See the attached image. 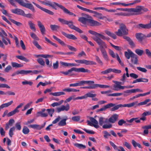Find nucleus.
<instances>
[{
  "mask_svg": "<svg viewBox=\"0 0 151 151\" xmlns=\"http://www.w3.org/2000/svg\"><path fill=\"white\" fill-rule=\"evenodd\" d=\"M88 32L94 36L92 37L93 39L102 47L100 50L103 58L106 61H108L109 60V58L107 53L105 49H103L104 47L107 48V45L105 42L101 39L103 40H106V37L101 34L98 33L92 30H90L88 31Z\"/></svg>",
  "mask_w": 151,
  "mask_h": 151,
  "instance_id": "nucleus-1",
  "label": "nucleus"
},
{
  "mask_svg": "<svg viewBox=\"0 0 151 151\" xmlns=\"http://www.w3.org/2000/svg\"><path fill=\"white\" fill-rule=\"evenodd\" d=\"M77 7L78 8L83 11L94 14H95L94 16L99 19H106V17L105 16H103L102 14L101 13L82 7L78 5H77Z\"/></svg>",
  "mask_w": 151,
  "mask_h": 151,
  "instance_id": "nucleus-2",
  "label": "nucleus"
},
{
  "mask_svg": "<svg viewBox=\"0 0 151 151\" xmlns=\"http://www.w3.org/2000/svg\"><path fill=\"white\" fill-rule=\"evenodd\" d=\"M73 71H74L78 73L82 72L90 73V70L87 69H85L83 68H77L75 67H73L70 69L68 70L67 71H61L60 72L65 75H67Z\"/></svg>",
  "mask_w": 151,
  "mask_h": 151,
  "instance_id": "nucleus-3",
  "label": "nucleus"
},
{
  "mask_svg": "<svg viewBox=\"0 0 151 151\" xmlns=\"http://www.w3.org/2000/svg\"><path fill=\"white\" fill-rule=\"evenodd\" d=\"M115 33L118 36H122L123 35L127 34L128 30L125 25L122 23L120 24L119 29Z\"/></svg>",
  "mask_w": 151,
  "mask_h": 151,
  "instance_id": "nucleus-4",
  "label": "nucleus"
},
{
  "mask_svg": "<svg viewBox=\"0 0 151 151\" xmlns=\"http://www.w3.org/2000/svg\"><path fill=\"white\" fill-rule=\"evenodd\" d=\"M141 6H137L135 8H130L129 9H126V10L127 11V12H129L131 14V15L133 14V12H136V14H140L141 13Z\"/></svg>",
  "mask_w": 151,
  "mask_h": 151,
  "instance_id": "nucleus-5",
  "label": "nucleus"
},
{
  "mask_svg": "<svg viewBox=\"0 0 151 151\" xmlns=\"http://www.w3.org/2000/svg\"><path fill=\"white\" fill-rule=\"evenodd\" d=\"M81 15L84 17H81L79 18L78 21L84 24H86L88 22L89 16L86 14L82 13Z\"/></svg>",
  "mask_w": 151,
  "mask_h": 151,
  "instance_id": "nucleus-6",
  "label": "nucleus"
},
{
  "mask_svg": "<svg viewBox=\"0 0 151 151\" xmlns=\"http://www.w3.org/2000/svg\"><path fill=\"white\" fill-rule=\"evenodd\" d=\"M70 109V106L68 104H67L65 106L61 105L60 107L56 108V110L58 113H60L61 111H68Z\"/></svg>",
  "mask_w": 151,
  "mask_h": 151,
  "instance_id": "nucleus-7",
  "label": "nucleus"
},
{
  "mask_svg": "<svg viewBox=\"0 0 151 151\" xmlns=\"http://www.w3.org/2000/svg\"><path fill=\"white\" fill-rule=\"evenodd\" d=\"M116 84L113 85V90L115 91H119L121 89H124L125 88L124 86H121V82H116Z\"/></svg>",
  "mask_w": 151,
  "mask_h": 151,
  "instance_id": "nucleus-8",
  "label": "nucleus"
},
{
  "mask_svg": "<svg viewBox=\"0 0 151 151\" xmlns=\"http://www.w3.org/2000/svg\"><path fill=\"white\" fill-rule=\"evenodd\" d=\"M47 111V109H42L41 111L37 112L36 114L37 117L41 116V117H45L47 116V113L45 111Z\"/></svg>",
  "mask_w": 151,
  "mask_h": 151,
  "instance_id": "nucleus-9",
  "label": "nucleus"
},
{
  "mask_svg": "<svg viewBox=\"0 0 151 151\" xmlns=\"http://www.w3.org/2000/svg\"><path fill=\"white\" fill-rule=\"evenodd\" d=\"M11 12L13 13L19 15H24L25 14L23 10L19 9H12L11 10Z\"/></svg>",
  "mask_w": 151,
  "mask_h": 151,
  "instance_id": "nucleus-10",
  "label": "nucleus"
},
{
  "mask_svg": "<svg viewBox=\"0 0 151 151\" xmlns=\"http://www.w3.org/2000/svg\"><path fill=\"white\" fill-rule=\"evenodd\" d=\"M139 28L149 29L151 28V19L150 23L147 24H139L137 26Z\"/></svg>",
  "mask_w": 151,
  "mask_h": 151,
  "instance_id": "nucleus-11",
  "label": "nucleus"
},
{
  "mask_svg": "<svg viewBox=\"0 0 151 151\" xmlns=\"http://www.w3.org/2000/svg\"><path fill=\"white\" fill-rule=\"evenodd\" d=\"M89 119L91 122L92 126L96 129L98 128L99 126L98 125V122L94 118L92 117H90Z\"/></svg>",
  "mask_w": 151,
  "mask_h": 151,
  "instance_id": "nucleus-12",
  "label": "nucleus"
},
{
  "mask_svg": "<svg viewBox=\"0 0 151 151\" xmlns=\"http://www.w3.org/2000/svg\"><path fill=\"white\" fill-rule=\"evenodd\" d=\"M48 6H50L53 8L56 9V6L59 7L61 9L60 6H62L57 3L51 2L50 1H48Z\"/></svg>",
  "mask_w": 151,
  "mask_h": 151,
  "instance_id": "nucleus-13",
  "label": "nucleus"
},
{
  "mask_svg": "<svg viewBox=\"0 0 151 151\" xmlns=\"http://www.w3.org/2000/svg\"><path fill=\"white\" fill-rule=\"evenodd\" d=\"M81 64H84L86 65H96V62L91 60H87L85 59L81 60Z\"/></svg>",
  "mask_w": 151,
  "mask_h": 151,
  "instance_id": "nucleus-14",
  "label": "nucleus"
},
{
  "mask_svg": "<svg viewBox=\"0 0 151 151\" xmlns=\"http://www.w3.org/2000/svg\"><path fill=\"white\" fill-rule=\"evenodd\" d=\"M142 128L143 129V133L142 134L143 135L147 134L149 132L148 129H151V125H145L142 126Z\"/></svg>",
  "mask_w": 151,
  "mask_h": 151,
  "instance_id": "nucleus-15",
  "label": "nucleus"
},
{
  "mask_svg": "<svg viewBox=\"0 0 151 151\" xmlns=\"http://www.w3.org/2000/svg\"><path fill=\"white\" fill-rule=\"evenodd\" d=\"M68 119V117L67 116H65L64 118L61 120L58 123V125L60 127L65 126L66 124V121Z\"/></svg>",
  "mask_w": 151,
  "mask_h": 151,
  "instance_id": "nucleus-16",
  "label": "nucleus"
},
{
  "mask_svg": "<svg viewBox=\"0 0 151 151\" xmlns=\"http://www.w3.org/2000/svg\"><path fill=\"white\" fill-rule=\"evenodd\" d=\"M118 117V115L116 114H114L112 115L109 119V122L112 123H114L117 120Z\"/></svg>",
  "mask_w": 151,
  "mask_h": 151,
  "instance_id": "nucleus-17",
  "label": "nucleus"
},
{
  "mask_svg": "<svg viewBox=\"0 0 151 151\" xmlns=\"http://www.w3.org/2000/svg\"><path fill=\"white\" fill-rule=\"evenodd\" d=\"M62 33L68 38L73 40H76L77 39V38L73 35L68 34L63 32H62Z\"/></svg>",
  "mask_w": 151,
  "mask_h": 151,
  "instance_id": "nucleus-18",
  "label": "nucleus"
},
{
  "mask_svg": "<svg viewBox=\"0 0 151 151\" xmlns=\"http://www.w3.org/2000/svg\"><path fill=\"white\" fill-rule=\"evenodd\" d=\"M88 23L92 26H99L100 25V23L97 21L94 20L92 19H88Z\"/></svg>",
  "mask_w": 151,
  "mask_h": 151,
  "instance_id": "nucleus-19",
  "label": "nucleus"
},
{
  "mask_svg": "<svg viewBox=\"0 0 151 151\" xmlns=\"http://www.w3.org/2000/svg\"><path fill=\"white\" fill-rule=\"evenodd\" d=\"M114 104L112 103L109 104L104 106L102 108L98 109V111H105L106 110V109L109 108L111 107H112L114 106Z\"/></svg>",
  "mask_w": 151,
  "mask_h": 151,
  "instance_id": "nucleus-20",
  "label": "nucleus"
},
{
  "mask_svg": "<svg viewBox=\"0 0 151 151\" xmlns=\"http://www.w3.org/2000/svg\"><path fill=\"white\" fill-rule=\"evenodd\" d=\"M134 54V53L129 49H128L127 51L124 52L125 56L128 59H129Z\"/></svg>",
  "mask_w": 151,
  "mask_h": 151,
  "instance_id": "nucleus-21",
  "label": "nucleus"
},
{
  "mask_svg": "<svg viewBox=\"0 0 151 151\" xmlns=\"http://www.w3.org/2000/svg\"><path fill=\"white\" fill-rule=\"evenodd\" d=\"M105 33L108 36L111 37L113 39H115L116 38V35L114 33L111 32L108 30H106L104 31Z\"/></svg>",
  "mask_w": 151,
  "mask_h": 151,
  "instance_id": "nucleus-22",
  "label": "nucleus"
},
{
  "mask_svg": "<svg viewBox=\"0 0 151 151\" xmlns=\"http://www.w3.org/2000/svg\"><path fill=\"white\" fill-rule=\"evenodd\" d=\"M61 9H62L64 12L66 14H69L70 15L76 16V15L73 13L70 12L67 9L65 8L63 6H61Z\"/></svg>",
  "mask_w": 151,
  "mask_h": 151,
  "instance_id": "nucleus-23",
  "label": "nucleus"
},
{
  "mask_svg": "<svg viewBox=\"0 0 151 151\" xmlns=\"http://www.w3.org/2000/svg\"><path fill=\"white\" fill-rule=\"evenodd\" d=\"M37 24L40 29L42 34L43 35L44 34L45 30L44 26L40 21H38Z\"/></svg>",
  "mask_w": 151,
  "mask_h": 151,
  "instance_id": "nucleus-24",
  "label": "nucleus"
},
{
  "mask_svg": "<svg viewBox=\"0 0 151 151\" xmlns=\"http://www.w3.org/2000/svg\"><path fill=\"white\" fill-rule=\"evenodd\" d=\"M13 103V101H11L9 102L2 104L0 106V110L1 109H3L4 108L7 107L11 104Z\"/></svg>",
  "mask_w": 151,
  "mask_h": 151,
  "instance_id": "nucleus-25",
  "label": "nucleus"
},
{
  "mask_svg": "<svg viewBox=\"0 0 151 151\" xmlns=\"http://www.w3.org/2000/svg\"><path fill=\"white\" fill-rule=\"evenodd\" d=\"M131 61L132 63L135 64H137L138 59L137 55L135 54H134L131 57Z\"/></svg>",
  "mask_w": 151,
  "mask_h": 151,
  "instance_id": "nucleus-26",
  "label": "nucleus"
},
{
  "mask_svg": "<svg viewBox=\"0 0 151 151\" xmlns=\"http://www.w3.org/2000/svg\"><path fill=\"white\" fill-rule=\"evenodd\" d=\"M144 34L141 33H137L136 34V37L137 39L139 41L141 42L144 37H145Z\"/></svg>",
  "mask_w": 151,
  "mask_h": 151,
  "instance_id": "nucleus-27",
  "label": "nucleus"
},
{
  "mask_svg": "<svg viewBox=\"0 0 151 151\" xmlns=\"http://www.w3.org/2000/svg\"><path fill=\"white\" fill-rule=\"evenodd\" d=\"M108 121L107 119H106L103 117H100L99 118V123L100 126H102L103 124L106 123Z\"/></svg>",
  "mask_w": 151,
  "mask_h": 151,
  "instance_id": "nucleus-28",
  "label": "nucleus"
},
{
  "mask_svg": "<svg viewBox=\"0 0 151 151\" xmlns=\"http://www.w3.org/2000/svg\"><path fill=\"white\" fill-rule=\"evenodd\" d=\"M137 101L133 102L130 103L125 104L123 105V107H127L128 108L131 107L135 106L137 104Z\"/></svg>",
  "mask_w": 151,
  "mask_h": 151,
  "instance_id": "nucleus-29",
  "label": "nucleus"
},
{
  "mask_svg": "<svg viewBox=\"0 0 151 151\" xmlns=\"http://www.w3.org/2000/svg\"><path fill=\"white\" fill-rule=\"evenodd\" d=\"M23 6L31 9L34 12H35V9L33 6L30 4L26 3H25Z\"/></svg>",
  "mask_w": 151,
  "mask_h": 151,
  "instance_id": "nucleus-30",
  "label": "nucleus"
},
{
  "mask_svg": "<svg viewBox=\"0 0 151 151\" xmlns=\"http://www.w3.org/2000/svg\"><path fill=\"white\" fill-rule=\"evenodd\" d=\"M53 37L56 40L58 43H59L61 45L63 46H66V45L63 41L61 40L60 39L57 38L55 35L53 36Z\"/></svg>",
  "mask_w": 151,
  "mask_h": 151,
  "instance_id": "nucleus-31",
  "label": "nucleus"
},
{
  "mask_svg": "<svg viewBox=\"0 0 151 151\" xmlns=\"http://www.w3.org/2000/svg\"><path fill=\"white\" fill-rule=\"evenodd\" d=\"M124 38L128 42L129 44L131 45L132 47H135V44L129 37L127 36H124Z\"/></svg>",
  "mask_w": 151,
  "mask_h": 151,
  "instance_id": "nucleus-32",
  "label": "nucleus"
},
{
  "mask_svg": "<svg viewBox=\"0 0 151 151\" xmlns=\"http://www.w3.org/2000/svg\"><path fill=\"white\" fill-rule=\"evenodd\" d=\"M134 93L133 89L128 90L123 92V95L124 96H127L132 93Z\"/></svg>",
  "mask_w": 151,
  "mask_h": 151,
  "instance_id": "nucleus-33",
  "label": "nucleus"
},
{
  "mask_svg": "<svg viewBox=\"0 0 151 151\" xmlns=\"http://www.w3.org/2000/svg\"><path fill=\"white\" fill-rule=\"evenodd\" d=\"M50 27L52 31H57L60 27L59 26L55 24H51Z\"/></svg>",
  "mask_w": 151,
  "mask_h": 151,
  "instance_id": "nucleus-34",
  "label": "nucleus"
},
{
  "mask_svg": "<svg viewBox=\"0 0 151 151\" xmlns=\"http://www.w3.org/2000/svg\"><path fill=\"white\" fill-rule=\"evenodd\" d=\"M50 95H51L55 96H58L61 95L65 94V93L63 92H58L55 93H50Z\"/></svg>",
  "mask_w": 151,
  "mask_h": 151,
  "instance_id": "nucleus-35",
  "label": "nucleus"
},
{
  "mask_svg": "<svg viewBox=\"0 0 151 151\" xmlns=\"http://www.w3.org/2000/svg\"><path fill=\"white\" fill-rule=\"evenodd\" d=\"M116 15H120V16H129L131 15V14L129 12H121L120 13H117L115 14Z\"/></svg>",
  "mask_w": 151,
  "mask_h": 151,
  "instance_id": "nucleus-36",
  "label": "nucleus"
},
{
  "mask_svg": "<svg viewBox=\"0 0 151 151\" xmlns=\"http://www.w3.org/2000/svg\"><path fill=\"white\" fill-rule=\"evenodd\" d=\"M19 74H21L22 75H27L28 73H30V72L31 71V70H18Z\"/></svg>",
  "mask_w": 151,
  "mask_h": 151,
  "instance_id": "nucleus-37",
  "label": "nucleus"
},
{
  "mask_svg": "<svg viewBox=\"0 0 151 151\" xmlns=\"http://www.w3.org/2000/svg\"><path fill=\"white\" fill-rule=\"evenodd\" d=\"M11 65L13 68H19L22 67L23 65L15 62H12Z\"/></svg>",
  "mask_w": 151,
  "mask_h": 151,
  "instance_id": "nucleus-38",
  "label": "nucleus"
},
{
  "mask_svg": "<svg viewBox=\"0 0 151 151\" xmlns=\"http://www.w3.org/2000/svg\"><path fill=\"white\" fill-rule=\"evenodd\" d=\"M63 100H61L58 102H56L53 103L51 104V105L53 107L59 106L61 104L63 103Z\"/></svg>",
  "mask_w": 151,
  "mask_h": 151,
  "instance_id": "nucleus-39",
  "label": "nucleus"
},
{
  "mask_svg": "<svg viewBox=\"0 0 151 151\" xmlns=\"http://www.w3.org/2000/svg\"><path fill=\"white\" fill-rule=\"evenodd\" d=\"M92 93V92H90L86 94V98H87L88 97L93 98L96 97V96L97 94H93Z\"/></svg>",
  "mask_w": 151,
  "mask_h": 151,
  "instance_id": "nucleus-40",
  "label": "nucleus"
},
{
  "mask_svg": "<svg viewBox=\"0 0 151 151\" xmlns=\"http://www.w3.org/2000/svg\"><path fill=\"white\" fill-rule=\"evenodd\" d=\"M132 143L134 147L136 148L137 146L139 148H141L142 147L141 145L137 142L134 140H132Z\"/></svg>",
  "mask_w": 151,
  "mask_h": 151,
  "instance_id": "nucleus-41",
  "label": "nucleus"
},
{
  "mask_svg": "<svg viewBox=\"0 0 151 151\" xmlns=\"http://www.w3.org/2000/svg\"><path fill=\"white\" fill-rule=\"evenodd\" d=\"M111 109V110L112 111H114L115 110H116L120 107H123V104H119L117 105H115L114 104V106Z\"/></svg>",
  "mask_w": 151,
  "mask_h": 151,
  "instance_id": "nucleus-42",
  "label": "nucleus"
},
{
  "mask_svg": "<svg viewBox=\"0 0 151 151\" xmlns=\"http://www.w3.org/2000/svg\"><path fill=\"white\" fill-rule=\"evenodd\" d=\"M28 24L30 28L33 31H35L36 28L35 27V24L32 23V22L31 21L29 22Z\"/></svg>",
  "mask_w": 151,
  "mask_h": 151,
  "instance_id": "nucleus-43",
  "label": "nucleus"
},
{
  "mask_svg": "<svg viewBox=\"0 0 151 151\" xmlns=\"http://www.w3.org/2000/svg\"><path fill=\"white\" fill-rule=\"evenodd\" d=\"M74 145L76 147L79 148V149H84L86 148V146L82 144H79L78 143H75Z\"/></svg>",
  "mask_w": 151,
  "mask_h": 151,
  "instance_id": "nucleus-44",
  "label": "nucleus"
},
{
  "mask_svg": "<svg viewBox=\"0 0 151 151\" xmlns=\"http://www.w3.org/2000/svg\"><path fill=\"white\" fill-rule=\"evenodd\" d=\"M32 103V102L31 101L26 104L24 106V108L22 109V111H25L28 109L31 106V104Z\"/></svg>",
  "mask_w": 151,
  "mask_h": 151,
  "instance_id": "nucleus-45",
  "label": "nucleus"
},
{
  "mask_svg": "<svg viewBox=\"0 0 151 151\" xmlns=\"http://www.w3.org/2000/svg\"><path fill=\"white\" fill-rule=\"evenodd\" d=\"M64 91H65L68 92H78L79 91V90H77L73 88H68L66 89H65L63 90Z\"/></svg>",
  "mask_w": 151,
  "mask_h": 151,
  "instance_id": "nucleus-46",
  "label": "nucleus"
},
{
  "mask_svg": "<svg viewBox=\"0 0 151 151\" xmlns=\"http://www.w3.org/2000/svg\"><path fill=\"white\" fill-rule=\"evenodd\" d=\"M16 57L17 58L20 60H23L26 62H28L29 61V60L28 59L22 55H17L16 56Z\"/></svg>",
  "mask_w": 151,
  "mask_h": 151,
  "instance_id": "nucleus-47",
  "label": "nucleus"
},
{
  "mask_svg": "<svg viewBox=\"0 0 151 151\" xmlns=\"http://www.w3.org/2000/svg\"><path fill=\"white\" fill-rule=\"evenodd\" d=\"M151 100L150 99H146L143 101L141 102L138 104V106H141L146 104L148 102L150 101Z\"/></svg>",
  "mask_w": 151,
  "mask_h": 151,
  "instance_id": "nucleus-48",
  "label": "nucleus"
},
{
  "mask_svg": "<svg viewBox=\"0 0 151 151\" xmlns=\"http://www.w3.org/2000/svg\"><path fill=\"white\" fill-rule=\"evenodd\" d=\"M108 52L109 54L113 58H116V54H115L113 51L110 49H109Z\"/></svg>",
  "mask_w": 151,
  "mask_h": 151,
  "instance_id": "nucleus-49",
  "label": "nucleus"
},
{
  "mask_svg": "<svg viewBox=\"0 0 151 151\" xmlns=\"http://www.w3.org/2000/svg\"><path fill=\"white\" fill-rule=\"evenodd\" d=\"M81 85H83L84 84H93L94 82L93 81H81Z\"/></svg>",
  "mask_w": 151,
  "mask_h": 151,
  "instance_id": "nucleus-50",
  "label": "nucleus"
},
{
  "mask_svg": "<svg viewBox=\"0 0 151 151\" xmlns=\"http://www.w3.org/2000/svg\"><path fill=\"white\" fill-rule=\"evenodd\" d=\"M123 94V93H113L112 94H107V95L108 96H120L122 95Z\"/></svg>",
  "mask_w": 151,
  "mask_h": 151,
  "instance_id": "nucleus-51",
  "label": "nucleus"
},
{
  "mask_svg": "<svg viewBox=\"0 0 151 151\" xmlns=\"http://www.w3.org/2000/svg\"><path fill=\"white\" fill-rule=\"evenodd\" d=\"M135 52L139 56H141L143 54L144 51L142 50L137 49L135 50Z\"/></svg>",
  "mask_w": 151,
  "mask_h": 151,
  "instance_id": "nucleus-52",
  "label": "nucleus"
},
{
  "mask_svg": "<svg viewBox=\"0 0 151 151\" xmlns=\"http://www.w3.org/2000/svg\"><path fill=\"white\" fill-rule=\"evenodd\" d=\"M111 70L112 68H109L105 70L101 71V73L102 74H107L111 72Z\"/></svg>",
  "mask_w": 151,
  "mask_h": 151,
  "instance_id": "nucleus-53",
  "label": "nucleus"
},
{
  "mask_svg": "<svg viewBox=\"0 0 151 151\" xmlns=\"http://www.w3.org/2000/svg\"><path fill=\"white\" fill-rule=\"evenodd\" d=\"M15 130V128L14 127H13L11 128L9 131V134L10 137H12L14 135L13 132Z\"/></svg>",
  "mask_w": 151,
  "mask_h": 151,
  "instance_id": "nucleus-54",
  "label": "nucleus"
},
{
  "mask_svg": "<svg viewBox=\"0 0 151 151\" xmlns=\"http://www.w3.org/2000/svg\"><path fill=\"white\" fill-rule=\"evenodd\" d=\"M81 86H82L81 81H78V83H71L69 85V86L70 87H76Z\"/></svg>",
  "mask_w": 151,
  "mask_h": 151,
  "instance_id": "nucleus-55",
  "label": "nucleus"
},
{
  "mask_svg": "<svg viewBox=\"0 0 151 151\" xmlns=\"http://www.w3.org/2000/svg\"><path fill=\"white\" fill-rule=\"evenodd\" d=\"M29 127L33 129H40L42 127H40L39 125L37 124H32L30 125Z\"/></svg>",
  "mask_w": 151,
  "mask_h": 151,
  "instance_id": "nucleus-56",
  "label": "nucleus"
},
{
  "mask_svg": "<svg viewBox=\"0 0 151 151\" xmlns=\"http://www.w3.org/2000/svg\"><path fill=\"white\" fill-rule=\"evenodd\" d=\"M95 57L97 63L100 65H103V63L102 61L100 59L99 57L97 55H96Z\"/></svg>",
  "mask_w": 151,
  "mask_h": 151,
  "instance_id": "nucleus-57",
  "label": "nucleus"
},
{
  "mask_svg": "<svg viewBox=\"0 0 151 151\" xmlns=\"http://www.w3.org/2000/svg\"><path fill=\"white\" fill-rule=\"evenodd\" d=\"M95 57L97 63L100 65H103V63L102 61L100 59L99 57L97 55H96Z\"/></svg>",
  "mask_w": 151,
  "mask_h": 151,
  "instance_id": "nucleus-58",
  "label": "nucleus"
},
{
  "mask_svg": "<svg viewBox=\"0 0 151 151\" xmlns=\"http://www.w3.org/2000/svg\"><path fill=\"white\" fill-rule=\"evenodd\" d=\"M29 129L26 127H24L23 128L22 132L24 134H27L29 133Z\"/></svg>",
  "mask_w": 151,
  "mask_h": 151,
  "instance_id": "nucleus-59",
  "label": "nucleus"
},
{
  "mask_svg": "<svg viewBox=\"0 0 151 151\" xmlns=\"http://www.w3.org/2000/svg\"><path fill=\"white\" fill-rule=\"evenodd\" d=\"M0 33L1 34V35H0V36L2 37V38H4V37H5L7 36V34L3 29H1V32H0Z\"/></svg>",
  "mask_w": 151,
  "mask_h": 151,
  "instance_id": "nucleus-60",
  "label": "nucleus"
},
{
  "mask_svg": "<svg viewBox=\"0 0 151 151\" xmlns=\"http://www.w3.org/2000/svg\"><path fill=\"white\" fill-rule=\"evenodd\" d=\"M22 83L23 85H29V86H32L33 84V82L31 81H28L25 80L22 82Z\"/></svg>",
  "mask_w": 151,
  "mask_h": 151,
  "instance_id": "nucleus-61",
  "label": "nucleus"
},
{
  "mask_svg": "<svg viewBox=\"0 0 151 151\" xmlns=\"http://www.w3.org/2000/svg\"><path fill=\"white\" fill-rule=\"evenodd\" d=\"M16 113H18L15 109L13 111L9 112L7 114V116L8 117L10 116L15 114Z\"/></svg>",
  "mask_w": 151,
  "mask_h": 151,
  "instance_id": "nucleus-62",
  "label": "nucleus"
},
{
  "mask_svg": "<svg viewBox=\"0 0 151 151\" xmlns=\"http://www.w3.org/2000/svg\"><path fill=\"white\" fill-rule=\"evenodd\" d=\"M58 20L62 24H68V21L65 20L64 19L59 18H58Z\"/></svg>",
  "mask_w": 151,
  "mask_h": 151,
  "instance_id": "nucleus-63",
  "label": "nucleus"
},
{
  "mask_svg": "<svg viewBox=\"0 0 151 151\" xmlns=\"http://www.w3.org/2000/svg\"><path fill=\"white\" fill-rule=\"evenodd\" d=\"M151 115V110L146 111L142 113V116H146Z\"/></svg>",
  "mask_w": 151,
  "mask_h": 151,
  "instance_id": "nucleus-64",
  "label": "nucleus"
}]
</instances>
